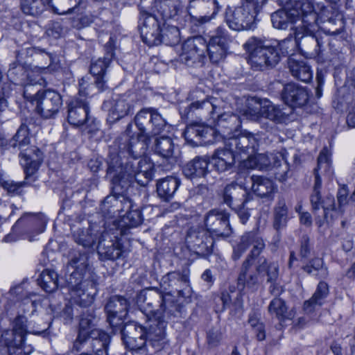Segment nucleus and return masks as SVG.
<instances>
[{
	"mask_svg": "<svg viewBox=\"0 0 355 355\" xmlns=\"http://www.w3.org/2000/svg\"><path fill=\"white\" fill-rule=\"evenodd\" d=\"M126 150L121 151L117 147H112L107 157V175L111 179L114 189H128L135 181L140 186H146L153 176V165L146 158L137 161Z\"/></svg>",
	"mask_w": 355,
	"mask_h": 355,
	"instance_id": "nucleus-1",
	"label": "nucleus"
},
{
	"mask_svg": "<svg viewBox=\"0 0 355 355\" xmlns=\"http://www.w3.org/2000/svg\"><path fill=\"white\" fill-rule=\"evenodd\" d=\"M135 123L139 132H134L132 125L128 124L114 144L121 152L126 150L135 157H141L146 153L150 137L170 128L162 116L153 107L141 110L135 116Z\"/></svg>",
	"mask_w": 355,
	"mask_h": 355,
	"instance_id": "nucleus-2",
	"label": "nucleus"
},
{
	"mask_svg": "<svg viewBox=\"0 0 355 355\" xmlns=\"http://www.w3.org/2000/svg\"><path fill=\"white\" fill-rule=\"evenodd\" d=\"M137 303L141 309H145L146 304L149 308L159 306L156 311L150 309L146 313L148 317L150 315V322L156 323L157 329L153 331L151 330L149 333V338L153 340H160L164 336V329H166L168 320L171 316L176 315L179 312L178 306L170 297H166L157 289H148L141 291L137 297Z\"/></svg>",
	"mask_w": 355,
	"mask_h": 355,
	"instance_id": "nucleus-3",
	"label": "nucleus"
},
{
	"mask_svg": "<svg viewBox=\"0 0 355 355\" xmlns=\"http://www.w3.org/2000/svg\"><path fill=\"white\" fill-rule=\"evenodd\" d=\"M96 321L97 318L92 309H87L81 315L78 335L73 343L76 351L81 349L83 345L89 343L91 350L88 354L107 355L110 336L105 331L94 328Z\"/></svg>",
	"mask_w": 355,
	"mask_h": 355,
	"instance_id": "nucleus-4",
	"label": "nucleus"
},
{
	"mask_svg": "<svg viewBox=\"0 0 355 355\" xmlns=\"http://www.w3.org/2000/svg\"><path fill=\"white\" fill-rule=\"evenodd\" d=\"M331 153L327 148H324L320 152L318 158V166L314 170L315 173V182L313 188L312 193L310 196V201L313 211H316L320 209H323L322 220L320 216L316 218L315 223L318 227H321L324 220L329 222L332 220V215L329 216V211H336L335 199L332 195H327L322 198L320 194V189L322 187V180L320 177V173H327L329 175L332 174V169L330 160Z\"/></svg>",
	"mask_w": 355,
	"mask_h": 355,
	"instance_id": "nucleus-5",
	"label": "nucleus"
},
{
	"mask_svg": "<svg viewBox=\"0 0 355 355\" xmlns=\"http://www.w3.org/2000/svg\"><path fill=\"white\" fill-rule=\"evenodd\" d=\"M261 128L266 131H259L256 134L248 130H239L224 141L226 148H230L236 155L246 157L255 154L262 145H268L272 141V131L274 126L262 123Z\"/></svg>",
	"mask_w": 355,
	"mask_h": 355,
	"instance_id": "nucleus-6",
	"label": "nucleus"
},
{
	"mask_svg": "<svg viewBox=\"0 0 355 355\" xmlns=\"http://www.w3.org/2000/svg\"><path fill=\"white\" fill-rule=\"evenodd\" d=\"M221 102L216 99L212 101H202L192 103L188 107V112L200 109L204 112H207L210 114L211 118L215 119L214 114L217 115L216 125L218 128L217 132L225 141L235 133L239 132V128L241 127V121L238 115L230 112H224L219 114L221 107Z\"/></svg>",
	"mask_w": 355,
	"mask_h": 355,
	"instance_id": "nucleus-7",
	"label": "nucleus"
},
{
	"mask_svg": "<svg viewBox=\"0 0 355 355\" xmlns=\"http://www.w3.org/2000/svg\"><path fill=\"white\" fill-rule=\"evenodd\" d=\"M30 143L28 127L21 124L9 141V146L21 150V164L28 180L38 170L43 160L42 153L35 146L28 147Z\"/></svg>",
	"mask_w": 355,
	"mask_h": 355,
	"instance_id": "nucleus-8",
	"label": "nucleus"
},
{
	"mask_svg": "<svg viewBox=\"0 0 355 355\" xmlns=\"http://www.w3.org/2000/svg\"><path fill=\"white\" fill-rule=\"evenodd\" d=\"M327 8L322 3L313 0H302L295 3L291 15H294L296 23L300 21L296 28L307 33L317 32L320 23L324 21Z\"/></svg>",
	"mask_w": 355,
	"mask_h": 355,
	"instance_id": "nucleus-9",
	"label": "nucleus"
},
{
	"mask_svg": "<svg viewBox=\"0 0 355 355\" xmlns=\"http://www.w3.org/2000/svg\"><path fill=\"white\" fill-rule=\"evenodd\" d=\"M26 334V318L17 316L13 322L12 329L6 330L1 334V341L6 347L0 348V355H30L33 347L24 343Z\"/></svg>",
	"mask_w": 355,
	"mask_h": 355,
	"instance_id": "nucleus-10",
	"label": "nucleus"
},
{
	"mask_svg": "<svg viewBox=\"0 0 355 355\" xmlns=\"http://www.w3.org/2000/svg\"><path fill=\"white\" fill-rule=\"evenodd\" d=\"M243 46L250 53V64L256 69L275 67L280 60V54L276 47L257 37H250Z\"/></svg>",
	"mask_w": 355,
	"mask_h": 355,
	"instance_id": "nucleus-11",
	"label": "nucleus"
},
{
	"mask_svg": "<svg viewBox=\"0 0 355 355\" xmlns=\"http://www.w3.org/2000/svg\"><path fill=\"white\" fill-rule=\"evenodd\" d=\"M157 322H150L146 327H142L132 322L125 324L122 329L120 327L122 338L125 343L128 347L132 350L141 349L148 342L153 347L157 350H160L165 343V333L164 336L160 340H150L149 338V333L152 331H156L157 326Z\"/></svg>",
	"mask_w": 355,
	"mask_h": 355,
	"instance_id": "nucleus-12",
	"label": "nucleus"
},
{
	"mask_svg": "<svg viewBox=\"0 0 355 355\" xmlns=\"http://www.w3.org/2000/svg\"><path fill=\"white\" fill-rule=\"evenodd\" d=\"M89 77L79 80L80 98L72 99L68 104V122L74 126H80L89 120V107L86 98L94 94V86L89 83Z\"/></svg>",
	"mask_w": 355,
	"mask_h": 355,
	"instance_id": "nucleus-13",
	"label": "nucleus"
},
{
	"mask_svg": "<svg viewBox=\"0 0 355 355\" xmlns=\"http://www.w3.org/2000/svg\"><path fill=\"white\" fill-rule=\"evenodd\" d=\"M32 85H26L24 90L25 98L35 104L36 111L44 118L53 117L62 105L61 96L54 90L46 89L32 94Z\"/></svg>",
	"mask_w": 355,
	"mask_h": 355,
	"instance_id": "nucleus-14",
	"label": "nucleus"
},
{
	"mask_svg": "<svg viewBox=\"0 0 355 355\" xmlns=\"http://www.w3.org/2000/svg\"><path fill=\"white\" fill-rule=\"evenodd\" d=\"M257 13L251 4L243 3L241 6L233 10L228 8L226 11L225 20L232 30H249L254 28Z\"/></svg>",
	"mask_w": 355,
	"mask_h": 355,
	"instance_id": "nucleus-15",
	"label": "nucleus"
},
{
	"mask_svg": "<svg viewBox=\"0 0 355 355\" xmlns=\"http://www.w3.org/2000/svg\"><path fill=\"white\" fill-rule=\"evenodd\" d=\"M67 282L71 302L81 307H87L93 303L97 293L94 282L88 279L73 280V276L69 277Z\"/></svg>",
	"mask_w": 355,
	"mask_h": 355,
	"instance_id": "nucleus-16",
	"label": "nucleus"
},
{
	"mask_svg": "<svg viewBox=\"0 0 355 355\" xmlns=\"http://www.w3.org/2000/svg\"><path fill=\"white\" fill-rule=\"evenodd\" d=\"M180 60L189 67L202 66L206 52V40L200 36L187 39L182 44Z\"/></svg>",
	"mask_w": 355,
	"mask_h": 355,
	"instance_id": "nucleus-17",
	"label": "nucleus"
},
{
	"mask_svg": "<svg viewBox=\"0 0 355 355\" xmlns=\"http://www.w3.org/2000/svg\"><path fill=\"white\" fill-rule=\"evenodd\" d=\"M254 101L259 105V107L254 109L249 107L247 110L253 120H259L261 117H264L275 123H282L288 119L291 113V110H289V113L286 112V109L282 108L266 99L263 101L254 99Z\"/></svg>",
	"mask_w": 355,
	"mask_h": 355,
	"instance_id": "nucleus-18",
	"label": "nucleus"
},
{
	"mask_svg": "<svg viewBox=\"0 0 355 355\" xmlns=\"http://www.w3.org/2000/svg\"><path fill=\"white\" fill-rule=\"evenodd\" d=\"M230 41L227 30L221 26L218 27L214 33L206 43V51L213 63H218L225 59Z\"/></svg>",
	"mask_w": 355,
	"mask_h": 355,
	"instance_id": "nucleus-19",
	"label": "nucleus"
},
{
	"mask_svg": "<svg viewBox=\"0 0 355 355\" xmlns=\"http://www.w3.org/2000/svg\"><path fill=\"white\" fill-rule=\"evenodd\" d=\"M314 33H307L296 28V38L299 50L310 58L320 57L324 51V44L327 42L324 37H319Z\"/></svg>",
	"mask_w": 355,
	"mask_h": 355,
	"instance_id": "nucleus-20",
	"label": "nucleus"
},
{
	"mask_svg": "<svg viewBox=\"0 0 355 355\" xmlns=\"http://www.w3.org/2000/svg\"><path fill=\"white\" fill-rule=\"evenodd\" d=\"M128 306V300L120 295H114L108 300L105 310L107 313V320L113 328L114 333L119 330L123 324V318L127 315Z\"/></svg>",
	"mask_w": 355,
	"mask_h": 355,
	"instance_id": "nucleus-21",
	"label": "nucleus"
},
{
	"mask_svg": "<svg viewBox=\"0 0 355 355\" xmlns=\"http://www.w3.org/2000/svg\"><path fill=\"white\" fill-rule=\"evenodd\" d=\"M205 230L210 236L226 237L232 233L229 214L225 211L211 210L205 218Z\"/></svg>",
	"mask_w": 355,
	"mask_h": 355,
	"instance_id": "nucleus-22",
	"label": "nucleus"
},
{
	"mask_svg": "<svg viewBox=\"0 0 355 355\" xmlns=\"http://www.w3.org/2000/svg\"><path fill=\"white\" fill-rule=\"evenodd\" d=\"M139 24L144 42L150 46L159 44L161 22L157 17L146 11H141Z\"/></svg>",
	"mask_w": 355,
	"mask_h": 355,
	"instance_id": "nucleus-23",
	"label": "nucleus"
},
{
	"mask_svg": "<svg viewBox=\"0 0 355 355\" xmlns=\"http://www.w3.org/2000/svg\"><path fill=\"white\" fill-rule=\"evenodd\" d=\"M98 254L101 259L115 260L126 256L116 236H112L108 232H103L97 247Z\"/></svg>",
	"mask_w": 355,
	"mask_h": 355,
	"instance_id": "nucleus-24",
	"label": "nucleus"
},
{
	"mask_svg": "<svg viewBox=\"0 0 355 355\" xmlns=\"http://www.w3.org/2000/svg\"><path fill=\"white\" fill-rule=\"evenodd\" d=\"M161 286L169 293H177L179 296L186 297L190 293L189 275L180 272H171L164 276L161 280Z\"/></svg>",
	"mask_w": 355,
	"mask_h": 355,
	"instance_id": "nucleus-25",
	"label": "nucleus"
},
{
	"mask_svg": "<svg viewBox=\"0 0 355 355\" xmlns=\"http://www.w3.org/2000/svg\"><path fill=\"white\" fill-rule=\"evenodd\" d=\"M105 51L103 58L92 61L90 65V73L95 77L94 83L98 92H103L107 87L105 73L114 56L111 46H106Z\"/></svg>",
	"mask_w": 355,
	"mask_h": 355,
	"instance_id": "nucleus-26",
	"label": "nucleus"
},
{
	"mask_svg": "<svg viewBox=\"0 0 355 355\" xmlns=\"http://www.w3.org/2000/svg\"><path fill=\"white\" fill-rule=\"evenodd\" d=\"M191 17L199 24L208 22L218 12L216 0H189L187 7Z\"/></svg>",
	"mask_w": 355,
	"mask_h": 355,
	"instance_id": "nucleus-27",
	"label": "nucleus"
},
{
	"mask_svg": "<svg viewBox=\"0 0 355 355\" xmlns=\"http://www.w3.org/2000/svg\"><path fill=\"white\" fill-rule=\"evenodd\" d=\"M155 152L163 159V167L171 170L178 162V151L175 150L173 140L169 137H159L155 139Z\"/></svg>",
	"mask_w": 355,
	"mask_h": 355,
	"instance_id": "nucleus-28",
	"label": "nucleus"
},
{
	"mask_svg": "<svg viewBox=\"0 0 355 355\" xmlns=\"http://www.w3.org/2000/svg\"><path fill=\"white\" fill-rule=\"evenodd\" d=\"M223 202L232 209H238L253 200V195L236 184H227L223 191Z\"/></svg>",
	"mask_w": 355,
	"mask_h": 355,
	"instance_id": "nucleus-29",
	"label": "nucleus"
},
{
	"mask_svg": "<svg viewBox=\"0 0 355 355\" xmlns=\"http://www.w3.org/2000/svg\"><path fill=\"white\" fill-rule=\"evenodd\" d=\"M257 270L252 268V259L247 257L243 262L237 278V286L239 290L248 288L252 291L258 289L260 282Z\"/></svg>",
	"mask_w": 355,
	"mask_h": 355,
	"instance_id": "nucleus-30",
	"label": "nucleus"
},
{
	"mask_svg": "<svg viewBox=\"0 0 355 355\" xmlns=\"http://www.w3.org/2000/svg\"><path fill=\"white\" fill-rule=\"evenodd\" d=\"M186 241L199 253L210 252L214 244L212 236L202 228L190 229Z\"/></svg>",
	"mask_w": 355,
	"mask_h": 355,
	"instance_id": "nucleus-31",
	"label": "nucleus"
},
{
	"mask_svg": "<svg viewBox=\"0 0 355 355\" xmlns=\"http://www.w3.org/2000/svg\"><path fill=\"white\" fill-rule=\"evenodd\" d=\"M282 99L291 107H302L308 102L306 89L295 83L286 85L282 91Z\"/></svg>",
	"mask_w": 355,
	"mask_h": 355,
	"instance_id": "nucleus-32",
	"label": "nucleus"
},
{
	"mask_svg": "<svg viewBox=\"0 0 355 355\" xmlns=\"http://www.w3.org/2000/svg\"><path fill=\"white\" fill-rule=\"evenodd\" d=\"M248 181L251 183L250 189L253 193L261 198L272 199L277 191L274 182L266 177L252 175L248 178Z\"/></svg>",
	"mask_w": 355,
	"mask_h": 355,
	"instance_id": "nucleus-33",
	"label": "nucleus"
},
{
	"mask_svg": "<svg viewBox=\"0 0 355 355\" xmlns=\"http://www.w3.org/2000/svg\"><path fill=\"white\" fill-rule=\"evenodd\" d=\"M236 155L230 148L217 149L212 155V162L214 168L219 172L231 169L235 164Z\"/></svg>",
	"mask_w": 355,
	"mask_h": 355,
	"instance_id": "nucleus-34",
	"label": "nucleus"
},
{
	"mask_svg": "<svg viewBox=\"0 0 355 355\" xmlns=\"http://www.w3.org/2000/svg\"><path fill=\"white\" fill-rule=\"evenodd\" d=\"M209 162L205 157H196L185 164L184 175L189 179L205 177L208 172Z\"/></svg>",
	"mask_w": 355,
	"mask_h": 355,
	"instance_id": "nucleus-35",
	"label": "nucleus"
},
{
	"mask_svg": "<svg viewBox=\"0 0 355 355\" xmlns=\"http://www.w3.org/2000/svg\"><path fill=\"white\" fill-rule=\"evenodd\" d=\"M272 156H275V155L268 156L264 153H255L241 162L239 168L241 169L258 168L259 170H267L270 168L272 164Z\"/></svg>",
	"mask_w": 355,
	"mask_h": 355,
	"instance_id": "nucleus-36",
	"label": "nucleus"
},
{
	"mask_svg": "<svg viewBox=\"0 0 355 355\" xmlns=\"http://www.w3.org/2000/svg\"><path fill=\"white\" fill-rule=\"evenodd\" d=\"M328 294V284L324 282H320L312 297L309 300L304 302V311L308 313L313 312L317 308L323 304L324 300Z\"/></svg>",
	"mask_w": 355,
	"mask_h": 355,
	"instance_id": "nucleus-37",
	"label": "nucleus"
},
{
	"mask_svg": "<svg viewBox=\"0 0 355 355\" xmlns=\"http://www.w3.org/2000/svg\"><path fill=\"white\" fill-rule=\"evenodd\" d=\"M180 186V181L171 176L159 180L157 183V193L164 201H170Z\"/></svg>",
	"mask_w": 355,
	"mask_h": 355,
	"instance_id": "nucleus-38",
	"label": "nucleus"
},
{
	"mask_svg": "<svg viewBox=\"0 0 355 355\" xmlns=\"http://www.w3.org/2000/svg\"><path fill=\"white\" fill-rule=\"evenodd\" d=\"M288 64L292 76L295 78L304 83L312 79L313 72L306 62L289 58Z\"/></svg>",
	"mask_w": 355,
	"mask_h": 355,
	"instance_id": "nucleus-39",
	"label": "nucleus"
},
{
	"mask_svg": "<svg viewBox=\"0 0 355 355\" xmlns=\"http://www.w3.org/2000/svg\"><path fill=\"white\" fill-rule=\"evenodd\" d=\"M133 100L128 94H122L116 96L114 98V104L111 112L113 115H116V119H119L130 114L133 111Z\"/></svg>",
	"mask_w": 355,
	"mask_h": 355,
	"instance_id": "nucleus-40",
	"label": "nucleus"
},
{
	"mask_svg": "<svg viewBox=\"0 0 355 355\" xmlns=\"http://www.w3.org/2000/svg\"><path fill=\"white\" fill-rule=\"evenodd\" d=\"M239 244L245 248V250H247L249 246H252L251 253L248 257H250V259L259 256L265 247L263 240L254 232H250L244 234L241 236Z\"/></svg>",
	"mask_w": 355,
	"mask_h": 355,
	"instance_id": "nucleus-41",
	"label": "nucleus"
},
{
	"mask_svg": "<svg viewBox=\"0 0 355 355\" xmlns=\"http://www.w3.org/2000/svg\"><path fill=\"white\" fill-rule=\"evenodd\" d=\"M287 152L286 150L272 156V164L271 168L274 170L275 178L280 182L285 181L288 178L289 165L286 158Z\"/></svg>",
	"mask_w": 355,
	"mask_h": 355,
	"instance_id": "nucleus-42",
	"label": "nucleus"
},
{
	"mask_svg": "<svg viewBox=\"0 0 355 355\" xmlns=\"http://www.w3.org/2000/svg\"><path fill=\"white\" fill-rule=\"evenodd\" d=\"M88 266V258L85 253H79L74 256L69 263L68 270L73 269L69 277L73 276V280H83L84 273Z\"/></svg>",
	"mask_w": 355,
	"mask_h": 355,
	"instance_id": "nucleus-43",
	"label": "nucleus"
},
{
	"mask_svg": "<svg viewBox=\"0 0 355 355\" xmlns=\"http://www.w3.org/2000/svg\"><path fill=\"white\" fill-rule=\"evenodd\" d=\"M257 270L259 274L267 276V282H276L279 277V265L277 262L270 261L265 258H260L257 266Z\"/></svg>",
	"mask_w": 355,
	"mask_h": 355,
	"instance_id": "nucleus-44",
	"label": "nucleus"
},
{
	"mask_svg": "<svg viewBox=\"0 0 355 355\" xmlns=\"http://www.w3.org/2000/svg\"><path fill=\"white\" fill-rule=\"evenodd\" d=\"M293 12V8L279 10L271 15V21L274 28L277 29H286L290 24L296 23Z\"/></svg>",
	"mask_w": 355,
	"mask_h": 355,
	"instance_id": "nucleus-45",
	"label": "nucleus"
},
{
	"mask_svg": "<svg viewBox=\"0 0 355 355\" xmlns=\"http://www.w3.org/2000/svg\"><path fill=\"white\" fill-rule=\"evenodd\" d=\"M288 210L285 200H279L274 208L273 226L276 230H279L286 226L288 220Z\"/></svg>",
	"mask_w": 355,
	"mask_h": 355,
	"instance_id": "nucleus-46",
	"label": "nucleus"
},
{
	"mask_svg": "<svg viewBox=\"0 0 355 355\" xmlns=\"http://www.w3.org/2000/svg\"><path fill=\"white\" fill-rule=\"evenodd\" d=\"M21 7L26 15L37 16L51 7V3L50 0H22Z\"/></svg>",
	"mask_w": 355,
	"mask_h": 355,
	"instance_id": "nucleus-47",
	"label": "nucleus"
},
{
	"mask_svg": "<svg viewBox=\"0 0 355 355\" xmlns=\"http://www.w3.org/2000/svg\"><path fill=\"white\" fill-rule=\"evenodd\" d=\"M74 241L84 248H90L96 242V234L92 228H77L73 232Z\"/></svg>",
	"mask_w": 355,
	"mask_h": 355,
	"instance_id": "nucleus-48",
	"label": "nucleus"
},
{
	"mask_svg": "<svg viewBox=\"0 0 355 355\" xmlns=\"http://www.w3.org/2000/svg\"><path fill=\"white\" fill-rule=\"evenodd\" d=\"M37 284L46 293H52L58 286V274L54 270H44L37 279Z\"/></svg>",
	"mask_w": 355,
	"mask_h": 355,
	"instance_id": "nucleus-49",
	"label": "nucleus"
},
{
	"mask_svg": "<svg viewBox=\"0 0 355 355\" xmlns=\"http://www.w3.org/2000/svg\"><path fill=\"white\" fill-rule=\"evenodd\" d=\"M158 12L166 20L178 15L180 10V2L178 0H161L157 5Z\"/></svg>",
	"mask_w": 355,
	"mask_h": 355,
	"instance_id": "nucleus-50",
	"label": "nucleus"
},
{
	"mask_svg": "<svg viewBox=\"0 0 355 355\" xmlns=\"http://www.w3.org/2000/svg\"><path fill=\"white\" fill-rule=\"evenodd\" d=\"M268 311L270 315H275L280 321L291 319L292 315L288 312L285 302L281 298L275 297L268 306Z\"/></svg>",
	"mask_w": 355,
	"mask_h": 355,
	"instance_id": "nucleus-51",
	"label": "nucleus"
},
{
	"mask_svg": "<svg viewBox=\"0 0 355 355\" xmlns=\"http://www.w3.org/2000/svg\"><path fill=\"white\" fill-rule=\"evenodd\" d=\"M112 186L114 185L112 184ZM112 189L114 192L118 194V199L116 202H114L116 205L114 213L110 216L111 218L115 217L116 215L119 216L121 212L127 211V210L132 209L134 207L132 200L123 195V192L127 189L118 187L119 191V192L117 190L114 189V187H112Z\"/></svg>",
	"mask_w": 355,
	"mask_h": 355,
	"instance_id": "nucleus-52",
	"label": "nucleus"
},
{
	"mask_svg": "<svg viewBox=\"0 0 355 355\" xmlns=\"http://www.w3.org/2000/svg\"><path fill=\"white\" fill-rule=\"evenodd\" d=\"M248 323L252 327L256 338L259 341H263L266 338L265 325L261 321V315L259 311H253L250 313Z\"/></svg>",
	"mask_w": 355,
	"mask_h": 355,
	"instance_id": "nucleus-53",
	"label": "nucleus"
},
{
	"mask_svg": "<svg viewBox=\"0 0 355 355\" xmlns=\"http://www.w3.org/2000/svg\"><path fill=\"white\" fill-rule=\"evenodd\" d=\"M159 39V44L162 42L166 45H175L180 41L179 29L174 26H168L164 28H160Z\"/></svg>",
	"mask_w": 355,
	"mask_h": 355,
	"instance_id": "nucleus-54",
	"label": "nucleus"
},
{
	"mask_svg": "<svg viewBox=\"0 0 355 355\" xmlns=\"http://www.w3.org/2000/svg\"><path fill=\"white\" fill-rule=\"evenodd\" d=\"M303 269L308 274L316 276L318 279H325L328 275L327 268L323 266V261L320 258L312 259Z\"/></svg>",
	"mask_w": 355,
	"mask_h": 355,
	"instance_id": "nucleus-55",
	"label": "nucleus"
},
{
	"mask_svg": "<svg viewBox=\"0 0 355 355\" xmlns=\"http://www.w3.org/2000/svg\"><path fill=\"white\" fill-rule=\"evenodd\" d=\"M135 205L132 209L127 210L125 215L123 216L121 226L128 228L135 227L141 224L142 221L141 211L137 207L135 209Z\"/></svg>",
	"mask_w": 355,
	"mask_h": 355,
	"instance_id": "nucleus-56",
	"label": "nucleus"
},
{
	"mask_svg": "<svg viewBox=\"0 0 355 355\" xmlns=\"http://www.w3.org/2000/svg\"><path fill=\"white\" fill-rule=\"evenodd\" d=\"M26 219H28L31 225L35 226L37 234H40L44 231L46 220L44 216L40 214L32 215L26 214L17 221V224H20Z\"/></svg>",
	"mask_w": 355,
	"mask_h": 355,
	"instance_id": "nucleus-57",
	"label": "nucleus"
},
{
	"mask_svg": "<svg viewBox=\"0 0 355 355\" xmlns=\"http://www.w3.org/2000/svg\"><path fill=\"white\" fill-rule=\"evenodd\" d=\"M278 48L280 53L284 56L293 55L296 48H298L296 32L295 33L294 38L291 37L282 40L279 43Z\"/></svg>",
	"mask_w": 355,
	"mask_h": 355,
	"instance_id": "nucleus-58",
	"label": "nucleus"
},
{
	"mask_svg": "<svg viewBox=\"0 0 355 355\" xmlns=\"http://www.w3.org/2000/svg\"><path fill=\"white\" fill-rule=\"evenodd\" d=\"M200 128H201V124L200 123L190 124L187 126L183 135L188 143H190L192 145H198L200 144Z\"/></svg>",
	"mask_w": 355,
	"mask_h": 355,
	"instance_id": "nucleus-59",
	"label": "nucleus"
},
{
	"mask_svg": "<svg viewBox=\"0 0 355 355\" xmlns=\"http://www.w3.org/2000/svg\"><path fill=\"white\" fill-rule=\"evenodd\" d=\"M51 8L55 13L58 15L71 14L69 0H50Z\"/></svg>",
	"mask_w": 355,
	"mask_h": 355,
	"instance_id": "nucleus-60",
	"label": "nucleus"
},
{
	"mask_svg": "<svg viewBox=\"0 0 355 355\" xmlns=\"http://www.w3.org/2000/svg\"><path fill=\"white\" fill-rule=\"evenodd\" d=\"M118 199V194L117 195H110L107 196L103 200L102 205H101V211L102 212L107 215L110 217V216L112 215L114 210L115 207V202H116Z\"/></svg>",
	"mask_w": 355,
	"mask_h": 355,
	"instance_id": "nucleus-61",
	"label": "nucleus"
},
{
	"mask_svg": "<svg viewBox=\"0 0 355 355\" xmlns=\"http://www.w3.org/2000/svg\"><path fill=\"white\" fill-rule=\"evenodd\" d=\"M1 185L8 194L15 196L20 194L21 189L24 185V182H15L12 180H4L2 182Z\"/></svg>",
	"mask_w": 355,
	"mask_h": 355,
	"instance_id": "nucleus-62",
	"label": "nucleus"
},
{
	"mask_svg": "<svg viewBox=\"0 0 355 355\" xmlns=\"http://www.w3.org/2000/svg\"><path fill=\"white\" fill-rule=\"evenodd\" d=\"M347 196L348 190L347 187L343 186L338 189L337 193V200L339 206L338 210L341 213L343 212L342 207L347 204Z\"/></svg>",
	"mask_w": 355,
	"mask_h": 355,
	"instance_id": "nucleus-63",
	"label": "nucleus"
},
{
	"mask_svg": "<svg viewBox=\"0 0 355 355\" xmlns=\"http://www.w3.org/2000/svg\"><path fill=\"white\" fill-rule=\"evenodd\" d=\"M241 290L239 292H232L233 297L231 305L234 307V309L236 311H241L243 308V293Z\"/></svg>",
	"mask_w": 355,
	"mask_h": 355,
	"instance_id": "nucleus-64",
	"label": "nucleus"
}]
</instances>
